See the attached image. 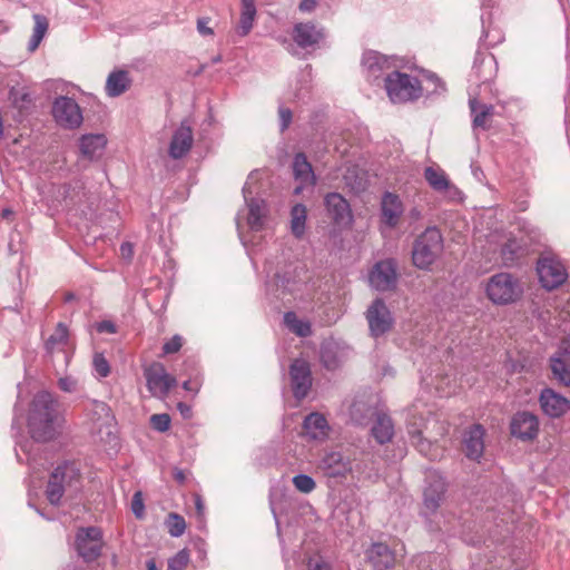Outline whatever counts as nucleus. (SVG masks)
<instances>
[{"label":"nucleus","instance_id":"nucleus-15","mask_svg":"<svg viewBox=\"0 0 570 570\" xmlns=\"http://www.w3.org/2000/svg\"><path fill=\"white\" fill-rule=\"evenodd\" d=\"M397 281L396 263L394 259L377 262L368 274L370 285L380 292L391 291Z\"/></svg>","mask_w":570,"mask_h":570},{"label":"nucleus","instance_id":"nucleus-5","mask_svg":"<svg viewBox=\"0 0 570 570\" xmlns=\"http://www.w3.org/2000/svg\"><path fill=\"white\" fill-rule=\"evenodd\" d=\"M384 88L394 104L416 100L423 94V86L417 78L397 70H392L386 75Z\"/></svg>","mask_w":570,"mask_h":570},{"label":"nucleus","instance_id":"nucleus-1","mask_svg":"<svg viewBox=\"0 0 570 570\" xmlns=\"http://www.w3.org/2000/svg\"><path fill=\"white\" fill-rule=\"evenodd\" d=\"M58 402L48 391L38 392L31 403L28 428L35 441L52 440L61 425Z\"/></svg>","mask_w":570,"mask_h":570},{"label":"nucleus","instance_id":"nucleus-16","mask_svg":"<svg viewBox=\"0 0 570 570\" xmlns=\"http://www.w3.org/2000/svg\"><path fill=\"white\" fill-rule=\"evenodd\" d=\"M317 470L328 478H344L352 471L350 459L338 451L325 452L317 462Z\"/></svg>","mask_w":570,"mask_h":570},{"label":"nucleus","instance_id":"nucleus-54","mask_svg":"<svg viewBox=\"0 0 570 570\" xmlns=\"http://www.w3.org/2000/svg\"><path fill=\"white\" fill-rule=\"evenodd\" d=\"M58 386L63 392L72 393L77 391L78 381L72 376H65L59 380Z\"/></svg>","mask_w":570,"mask_h":570},{"label":"nucleus","instance_id":"nucleus-20","mask_svg":"<svg viewBox=\"0 0 570 570\" xmlns=\"http://www.w3.org/2000/svg\"><path fill=\"white\" fill-rule=\"evenodd\" d=\"M403 203L399 195L385 191L381 199V222L389 228H395L403 215Z\"/></svg>","mask_w":570,"mask_h":570},{"label":"nucleus","instance_id":"nucleus-11","mask_svg":"<svg viewBox=\"0 0 570 570\" xmlns=\"http://www.w3.org/2000/svg\"><path fill=\"white\" fill-rule=\"evenodd\" d=\"M366 320L370 333L373 337H380L392 330L394 318L382 298L372 302L366 311Z\"/></svg>","mask_w":570,"mask_h":570},{"label":"nucleus","instance_id":"nucleus-31","mask_svg":"<svg viewBox=\"0 0 570 570\" xmlns=\"http://www.w3.org/2000/svg\"><path fill=\"white\" fill-rule=\"evenodd\" d=\"M366 557L376 570H387L393 567L395 557L385 543H373Z\"/></svg>","mask_w":570,"mask_h":570},{"label":"nucleus","instance_id":"nucleus-63","mask_svg":"<svg viewBox=\"0 0 570 570\" xmlns=\"http://www.w3.org/2000/svg\"><path fill=\"white\" fill-rule=\"evenodd\" d=\"M120 250H121V254L127 257H130L132 254V247L129 243L121 244Z\"/></svg>","mask_w":570,"mask_h":570},{"label":"nucleus","instance_id":"nucleus-14","mask_svg":"<svg viewBox=\"0 0 570 570\" xmlns=\"http://www.w3.org/2000/svg\"><path fill=\"white\" fill-rule=\"evenodd\" d=\"M326 216L338 227L350 226L353 222L350 203L338 193H328L324 197Z\"/></svg>","mask_w":570,"mask_h":570},{"label":"nucleus","instance_id":"nucleus-35","mask_svg":"<svg viewBox=\"0 0 570 570\" xmlns=\"http://www.w3.org/2000/svg\"><path fill=\"white\" fill-rule=\"evenodd\" d=\"M424 178L430 187L438 193H444L451 189L456 191V188L452 187L445 171L440 167H426Z\"/></svg>","mask_w":570,"mask_h":570},{"label":"nucleus","instance_id":"nucleus-34","mask_svg":"<svg viewBox=\"0 0 570 570\" xmlns=\"http://www.w3.org/2000/svg\"><path fill=\"white\" fill-rule=\"evenodd\" d=\"M495 65L497 61L492 55L484 58H476L472 67L471 77L481 83H487L495 76Z\"/></svg>","mask_w":570,"mask_h":570},{"label":"nucleus","instance_id":"nucleus-17","mask_svg":"<svg viewBox=\"0 0 570 570\" xmlns=\"http://www.w3.org/2000/svg\"><path fill=\"white\" fill-rule=\"evenodd\" d=\"M292 390L295 399L303 400L312 386V372L308 362L296 358L289 367Z\"/></svg>","mask_w":570,"mask_h":570},{"label":"nucleus","instance_id":"nucleus-13","mask_svg":"<svg viewBox=\"0 0 570 570\" xmlns=\"http://www.w3.org/2000/svg\"><path fill=\"white\" fill-rule=\"evenodd\" d=\"M446 492L444 478L435 471H431L425 476V488L423 492L424 514H433L438 511Z\"/></svg>","mask_w":570,"mask_h":570},{"label":"nucleus","instance_id":"nucleus-8","mask_svg":"<svg viewBox=\"0 0 570 570\" xmlns=\"http://www.w3.org/2000/svg\"><path fill=\"white\" fill-rule=\"evenodd\" d=\"M306 274L304 266L299 264L289 263L278 269L273 278V285L278 292V297L291 295L296 297L302 292L305 285L303 275Z\"/></svg>","mask_w":570,"mask_h":570},{"label":"nucleus","instance_id":"nucleus-32","mask_svg":"<svg viewBox=\"0 0 570 570\" xmlns=\"http://www.w3.org/2000/svg\"><path fill=\"white\" fill-rule=\"evenodd\" d=\"M106 144L107 139L101 134L83 135L79 140L80 153L89 160L97 159L102 155Z\"/></svg>","mask_w":570,"mask_h":570},{"label":"nucleus","instance_id":"nucleus-42","mask_svg":"<svg viewBox=\"0 0 570 570\" xmlns=\"http://www.w3.org/2000/svg\"><path fill=\"white\" fill-rule=\"evenodd\" d=\"M33 20H35L33 32H32V36L28 43V49L31 52L35 51L39 47L40 42L42 41V39L45 38V36L48 31V27H49L48 19L42 14H39V13L33 14Z\"/></svg>","mask_w":570,"mask_h":570},{"label":"nucleus","instance_id":"nucleus-27","mask_svg":"<svg viewBox=\"0 0 570 570\" xmlns=\"http://www.w3.org/2000/svg\"><path fill=\"white\" fill-rule=\"evenodd\" d=\"M292 167L294 177L299 183L294 190L295 194H299L305 187L313 186L315 184V175L305 154H296L294 156Z\"/></svg>","mask_w":570,"mask_h":570},{"label":"nucleus","instance_id":"nucleus-44","mask_svg":"<svg viewBox=\"0 0 570 570\" xmlns=\"http://www.w3.org/2000/svg\"><path fill=\"white\" fill-rule=\"evenodd\" d=\"M9 99L19 110H26L31 104V96L24 89L12 87L9 91Z\"/></svg>","mask_w":570,"mask_h":570},{"label":"nucleus","instance_id":"nucleus-53","mask_svg":"<svg viewBox=\"0 0 570 570\" xmlns=\"http://www.w3.org/2000/svg\"><path fill=\"white\" fill-rule=\"evenodd\" d=\"M183 346V337L180 335H174L168 342H166L163 346L164 354H173L178 352Z\"/></svg>","mask_w":570,"mask_h":570},{"label":"nucleus","instance_id":"nucleus-55","mask_svg":"<svg viewBox=\"0 0 570 570\" xmlns=\"http://www.w3.org/2000/svg\"><path fill=\"white\" fill-rule=\"evenodd\" d=\"M278 114H279V120H281V124H279L281 131H285L292 122V118H293L292 110L289 108L279 107Z\"/></svg>","mask_w":570,"mask_h":570},{"label":"nucleus","instance_id":"nucleus-2","mask_svg":"<svg viewBox=\"0 0 570 570\" xmlns=\"http://www.w3.org/2000/svg\"><path fill=\"white\" fill-rule=\"evenodd\" d=\"M80 470L76 462L65 461L51 472L46 495L52 505H59L65 493H76L80 488Z\"/></svg>","mask_w":570,"mask_h":570},{"label":"nucleus","instance_id":"nucleus-22","mask_svg":"<svg viewBox=\"0 0 570 570\" xmlns=\"http://www.w3.org/2000/svg\"><path fill=\"white\" fill-rule=\"evenodd\" d=\"M539 402L543 413L550 417H560L570 410V401L552 389H543Z\"/></svg>","mask_w":570,"mask_h":570},{"label":"nucleus","instance_id":"nucleus-47","mask_svg":"<svg viewBox=\"0 0 570 570\" xmlns=\"http://www.w3.org/2000/svg\"><path fill=\"white\" fill-rule=\"evenodd\" d=\"M292 482L296 490L305 494L313 492L316 488L314 479L303 473L293 476Z\"/></svg>","mask_w":570,"mask_h":570},{"label":"nucleus","instance_id":"nucleus-9","mask_svg":"<svg viewBox=\"0 0 570 570\" xmlns=\"http://www.w3.org/2000/svg\"><path fill=\"white\" fill-rule=\"evenodd\" d=\"M144 376L149 393L160 400L167 397L169 391L177 384L176 379L168 374L165 366L159 362H154L146 367Z\"/></svg>","mask_w":570,"mask_h":570},{"label":"nucleus","instance_id":"nucleus-30","mask_svg":"<svg viewBox=\"0 0 570 570\" xmlns=\"http://www.w3.org/2000/svg\"><path fill=\"white\" fill-rule=\"evenodd\" d=\"M131 85L132 78L129 71L124 69H115L108 75L106 79L105 91L108 97L115 98L129 90Z\"/></svg>","mask_w":570,"mask_h":570},{"label":"nucleus","instance_id":"nucleus-29","mask_svg":"<svg viewBox=\"0 0 570 570\" xmlns=\"http://www.w3.org/2000/svg\"><path fill=\"white\" fill-rule=\"evenodd\" d=\"M484 429L481 424L472 425L464 434V453L469 459L478 460L484 451Z\"/></svg>","mask_w":570,"mask_h":570},{"label":"nucleus","instance_id":"nucleus-38","mask_svg":"<svg viewBox=\"0 0 570 570\" xmlns=\"http://www.w3.org/2000/svg\"><path fill=\"white\" fill-rule=\"evenodd\" d=\"M518 235L528 245L529 253L534 252L535 247L542 245L546 239L542 230L529 223H523L520 226Z\"/></svg>","mask_w":570,"mask_h":570},{"label":"nucleus","instance_id":"nucleus-24","mask_svg":"<svg viewBox=\"0 0 570 570\" xmlns=\"http://www.w3.org/2000/svg\"><path fill=\"white\" fill-rule=\"evenodd\" d=\"M528 245L517 234H510L504 244L501 246V258L505 266H514L520 259L528 256Z\"/></svg>","mask_w":570,"mask_h":570},{"label":"nucleus","instance_id":"nucleus-57","mask_svg":"<svg viewBox=\"0 0 570 570\" xmlns=\"http://www.w3.org/2000/svg\"><path fill=\"white\" fill-rule=\"evenodd\" d=\"M202 386V382L196 377L193 380H187L183 383V389L188 392L197 393Z\"/></svg>","mask_w":570,"mask_h":570},{"label":"nucleus","instance_id":"nucleus-39","mask_svg":"<svg viewBox=\"0 0 570 570\" xmlns=\"http://www.w3.org/2000/svg\"><path fill=\"white\" fill-rule=\"evenodd\" d=\"M376 413V409L360 400L354 401L350 410L352 421L358 425L367 424Z\"/></svg>","mask_w":570,"mask_h":570},{"label":"nucleus","instance_id":"nucleus-60","mask_svg":"<svg viewBox=\"0 0 570 570\" xmlns=\"http://www.w3.org/2000/svg\"><path fill=\"white\" fill-rule=\"evenodd\" d=\"M173 476L179 484H184L187 479L185 471L178 468L173 470Z\"/></svg>","mask_w":570,"mask_h":570},{"label":"nucleus","instance_id":"nucleus-48","mask_svg":"<svg viewBox=\"0 0 570 570\" xmlns=\"http://www.w3.org/2000/svg\"><path fill=\"white\" fill-rule=\"evenodd\" d=\"M189 552L187 549L179 550L168 560V570H185L189 563Z\"/></svg>","mask_w":570,"mask_h":570},{"label":"nucleus","instance_id":"nucleus-7","mask_svg":"<svg viewBox=\"0 0 570 570\" xmlns=\"http://www.w3.org/2000/svg\"><path fill=\"white\" fill-rule=\"evenodd\" d=\"M102 531L98 527L79 528L75 537V549L87 563L96 561L102 553Z\"/></svg>","mask_w":570,"mask_h":570},{"label":"nucleus","instance_id":"nucleus-51","mask_svg":"<svg viewBox=\"0 0 570 570\" xmlns=\"http://www.w3.org/2000/svg\"><path fill=\"white\" fill-rule=\"evenodd\" d=\"M150 424L156 431L166 432L170 426V416L166 413L153 414Z\"/></svg>","mask_w":570,"mask_h":570},{"label":"nucleus","instance_id":"nucleus-46","mask_svg":"<svg viewBox=\"0 0 570 570\" xmlns=\"http://www.w3.org/2000/svg\"><path fill=\"white\" fill-rule=\"evenodd\" d=\"M168 532L171 537L178 538L183 535L186 529L185 519L177 513H169L167 521Z\"/></svg>","mask_w":570,"mask_h":570},{"label":"nucleus","instance_id":"nucleus-50","mask_svg":"<svg viewBox=\"0 0 570 570\" xmlns=\"http://www.w3.org/2000/svg\"><path fill=\"white\" fill-rule=\"evenodd\" d=\"M426 91L428 94H442L445 91L444 82L434 73H429L426 76Z\"/></svg>","mask_w":570,"mask_h":570},{"label":"nucleus","instance_id":"nucleus-4","mask_svg":"<svg viewBox=\"0 0 570 570\" xmlns=\"http://www.w3.org/2000/svg\"><path fill=\"white\" fill-rule=\"evenodd\" d=\"M485 293L493 304L500 306L510 305L522 297L523 285L518 276L500 272L488 279Z\"/></svg>","mask_w":570,"mask_h":570},{"label":"nucleus","instance_id":"nucleus-28","mask_svg":"<svg viewBox=\"0 0 570 570\" xmlns=\"http://www.w3.org/2000/svg\"><path fill=\"white\" fill-rule=\"evenodd\" d=\"M68 346L69 331L67 325L60 322L57 324L55 332L47 338L45 348L49 355L61 352L63 354L66 364H68L70 360V354L67 351Z\"/></svg>","mask_w":570,"mask_h":570},{"label":"nucleus","instance_id":"nucleus-26","mask_svg":"<svg viewBox=\"0 0 570 570\" xmlns=\"http://www.w3.org/2000/svg\"><path fill=\"white\" fill-rule=\"evenodd\" d=\"M551 371L561 384L570 386V338L562 342L560 355L551 357Z\"/></svg>","mask_w":570,"mask_h":570},{"label":"nucleus","instance_id":"nucleus-52","mask_svg":"<svg viewBox=\"0 0 570 570\" xmlns=\"http://www.w3.org/2000/svg\"><path fill=\"white\" fill-rule=\"evenodd\" d=\"M131 511L137 518H142L145 514V504L141 492H136L131 499Z\"/></svg>","mask_w":570,"mask_h":570},{"label":"nucleus","instance_id":"nucleus-6","mask_svg":"<svg viewBox=\"0 0 570 570\" xmlns=\"http://www.w3.org/2000/svg\"><path fill=\"white\" fill-rule=\"evenodd\" d=\"M537 274L546 291L561 287L568 279V271L563 262L553 253H543L537 261Z\"/></svg>","mask_w":570,"mask_h":570},{"label":"nucleus","instance_id":"nucleus-23","mask_svg":"<svg viewBox=\"0 0 570 570\" xmlns=\"http://www.w3.org/2000/svg\"><path fill=\"white\" fill-rule=\"evenodd\" d=\"M194 141L193 130L187 121H181L175 130L170 145L169 155L174 159L183 158L191 148Z\"/></svg>","mask_w":570,"mask_h":570},{"label":"nucleus","instance_id":"nucleus-19","mask_svg":"<svg viewBox=\"0 0 570 570\" xmlns=\"http://www.w3.org/2000/svg\"><path fill=\"white\" fill-rule=\"evenodd\" d=\"M511 434L522 441H531L539 432L538 416L528 411L517 412L510 423Z\"/></svg>","mask_w":570,"mask_h":570},{"label":"nucleus","instance_id":"nucleus-36","mask_svg":"<svg viewBox=\"0 0 570 570\" xmlns=\"http://www.w3.org/2000/svg\"><path fill=\"white\" fill-rule=\"evenodd\" d=\"M255 0H242L239 22L236 32L240 37L247 36L253 29L256 17Z\"/></svg>","mask_w":570,"mask_h":570},{"label":"nucleus","instance_id":"nucleus-40","mask_svg":"<svg viewBox=\"0 0 570 570\" xmlns=\"http://www.w3.org/2000/svg\"><path fill=\"white\" fill-rule=\"evenodd\" d=\"M307 210L303 204H296L291 210V232L296 238L305 234Z\"/></svg>","mask_w":570,"mask_h":570},{"label":"nucleus","instance_id":"nucleus-59","mask_svg":"<svg viewBox=\"0 0 570 570\" xmlns=\"http://www.w3.org/2000/svg\"><path fill=\"white\" fill-rule=\"evenodd\" d=\"M316 7V0H302L299 3V10L311 12Z\"/></svg>","mask_w":570,"mask_h":570},{"label":"nucleus","instance_id":"nucleus-18","mask_svg":"<svg viewBox=\"0 0 570 570\" xmlns=\"http://www.w3.org/2000/svg\"><path fill=\"white\" fill-rule=\"evenodd\" d=\"M252 175L246 180L243 187V195L245 203L248 207L247 224L252 230H262L264 227V218L266 215V203L264 199L253 197L255 190L252 187Z\"/></svg>","mask_w":570,"mask_h":570},{"label":"nucleus","instance_id":"nucleus-43","mask_svg":"<svg viewBox=\"0 0 570 570\" xmlns=\"http://www.w3.org/2000/svg\"><path fill=\"white\" fill-rule=\"evenodd\" d=\"M321 362L330 371L336 370L341 365L335 344L327 343L321 347Z\"/></svg>","mask_w":570,"mask_h":570},{"label":"nucleus","instance_id":"nucleus-33","mask_svg":"<svg viewBox=\"0 0 570 570\" xmlns=\"http://www.w3.org/2000/svg\"><path fill=\"white\" fill-rule=\"evenodd\" d=\"M374 424L371 428V434L379 444H386L392 441L394 435V424L392 419L385 413L377 412Z\"/></svg>","mask_w":570,"mask_h":570},{"label":"nucleus","instance_id":"nucleus-58","mask_svg":"<svg viewBox=\"0 0 570 570\" xmlns=\"http://www.w3.org/2000/svg\"><path fill=\"white\" fill-rule=\"evenodd\" d=\"M208 20L205 18L198 19L197 21V30L203 36H212L213 29L207 26Z\"/></svg>","mask_w":570,"mask_h":570},{"label":"nucleus","instance_id":"nucleus-56","mask_svg":"<svg viewBox=\"0 0 570 570\" xmlns=\"http://www.w3.org/2000/svg\"><path fill=\"white\" fill-rule=\"evenodd\" d=\"M95 328L99 334H102V333L115 334L117 332L116 324L108 320L96 323Z\"/></svg>","mask_w":570,"mask_h":570},{"label":"nucleus","instance_id":"nucleus-62","mask_svg":"<svg viewBox=\"0 0 570 570\" xmlns=\"http://www.w3.org/2000/svg\"><path fill=\"white\" fill-rule=\"evenodd\" d=\"M177 409L179 410L184 417H188L190 415V407L186 403L179 402L177 404Z\"/></svg>","mask_w":570,"mask_h":570},{"label":"nucleus","instance_id":"nucleus-49","mask_svg":"<svg viewBox=\"0 0 570 570\" xmlns=\"http://www.w3.org/2000/svg\"><path fill=\"white\" fill-rule=\"evenodd\" d=\"M92 366L96 375L100 379H105L110 374V365L108 360L102 353H96L92 360Z\"/></svg>","mask_w":570,"mask_h":570},{"label":"nucleus","instance_id":"nucleus-45","mask_svg":"<svg viewBox=\"0 0 570 570\" xmlns=\"http://www.w3.org/2000/svg\"><path fill=\"white\" fill-rule=\"evenodd\" d=\"M409 435L411 443L419 450L423 455H428L431 443L423 439L422 431L412 426H409Z\"/></svg>","mask_w":570,"mask_h":570},{"label":"nucleus","instance_id":"nucleus-61","mask_svg":"<svg viewBox=\"0 0 570 570\" xmlns=\"http://www.w3.org/2000/svg\"><path fill=\"white\" fill-rule=\"evenodd\" d=\"M195 508H196L198 517L200 519H203L204 512H205V504H204L203 499L200 498V495H196L195 497Z\"/></svg>","mask_w":570,"mask_h":570},{"label":"nucleus","instance_id":"nucleus-41","mask_svg":"<svg viewBox=\"0 0 570 570\" xmlns=\"http://www.w3.org/2000/svg\"><path fill=\"white\" fill-rule=\"evenodd\" d=\"M283 318L286 327L297 336L307 337L312 334L311 323L298 318L295 312H286Z\"/></svg>","mask_w":570,"mask_h":570},{"label":"nucleus","instance_id":"nucleus-64","mask_svg":"<svg viewBox=\"0 0 570 570\" xmlns=\"http://www.w3.org/2000/svg\"><path fill=\"white\" fill-rule=\"evenodd\" d=\"M309 569L311 570H331L330 566H327L326 563H320V562H315V563L309 562Z\"/></svg>","mask_w":570,"mask_h":570},{"label":"nucleus","instance_id":"nucleus-12","mask_svg":"<svg viewBox=\"0 0 570 570\" xmlns=\"http://www.w3.org/2000/svg\"><path fill=\"white\" fill-rule=\"evenodd\" d=\"M396 56H385L379 51L367 50L363 53L362 66L368 81L379 80L384 73H389L397 67Z\"/></svg>","mask_w":570,"mask_h":570},{"label":"nucleus","instance_id":"nucleus-37","mask_svg":"<svg viewBox=\"0 0 570 570\" xmlns=\"http://www.w3.org/2000/svg\"><path fill=\"white\" fill-rule=\"evenodd\" d=\"M469 106L473 115V127L487 129V120L493 116L494 107L492 105L480 104L476 98H471Z\"/></svg>","mask_w":570,"mask_h":570},{"label":"nucleus","instance_id":"nucleus-3","mask_svg":"<svg viewBox=\"0 0 570 570\" xmlns=\"http://www.w3.org/2000/svg\"><path fill=\"white\" fill-rule=\"evenodd\" d=\"M443 248L441 230L435 226L425 228L413 242V265L419 269L429 271L443 253Z\"/></svg>","mask_w":570,"mask_h":570},{"label":"nucleus","instance_id":"nucleus-25","mask_svg":"<svg viewBox=\"0 0 570 570\" xmlns=\"http://www.w3.org/2000/svg\"><path fill=\"white\" fill-rule=\"evenodd\" d=\"M330 431L326 417L318 412L309 413L303 421V433L311 440L324 441L328 438Z\"/></svg>","mask_w":570,"mask_h":570},{"label":"nucleus","instance_id":"nucleus-10","mask_svg":"<svg viewBox=\"0 0 570 570\" xmlns=\"http://www.w3.org/2000/svg\"><path fill=\"white\" fill-rule=\"evenodd\" d=\"M52 116L63 128H78L83 120L81 109L77 101L70 97H57L52 104Z\"/></svg>","mask_w":570,"mask_h":570},{"label":"nucleus","instance_id":"nucleus-21","mask_svg":"<svg viewBox=\"0 0 570 570\" xmlns=\"http://www.w3.org/2000/svg\"><path fill=\"white\" fill-rule=\"evenodd\" d=\"M325 37L324 29L313 22H298L294 26L292 38L303 49L318 45Z\"/></svg>","mask_w":570,"mask_h":570}]
</instances>
